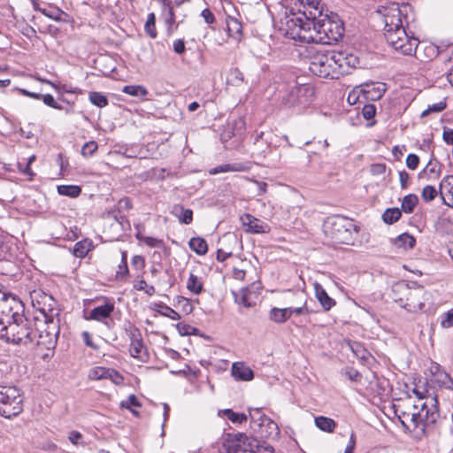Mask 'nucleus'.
<instances>
[{
	"label": "nucleus",
	"instance_id": "nucleus-1",
	"mask_svg": "<svg viewBox=\"0 0 453 453\" xmlns=\"http://www.w3.org/2000/svg\"><path fill=\"white\" fill-rule=\"evenodd\" d=\"M303 21L295 16L287 17L286 33L291 38L301 42L320 44H333L344 35V25L338 14L330 12Z\"/></svg>",
	"mask_w": 453,
	"mask_h": 453
},
{
	"label": "nucleus",
	"instance_id": "nucleus-2",
	"mask_svg": "<svg viewBox=\"0 0 453 453\" xmlns=\"http://www.w3.org/2000/svg\"><path fill=\"white\" fill-rule=\"evenodd\" d=\"M411 9L409 4L389 3L380 5L377 11L384 23V36L388 45L395 51L409 56L416 53L419 44L418 39L410 35L404 26V22L409 23L408 12Z\"/></svg>",
	"mask_w": 453,
	"mask_h": 453
},
{
	"label": "nucleus",
	"instance_id": "nucleus-3",
	"mask_svg": "<svg viewBox=\"0 0 453 453\" xmlns=\"http://www.w3.org/2000/svg\"><path fill=\"white\" fill-rule=\"evenodd\" d=\"M0 325L4 326L0 330V339L5 342L15 345L33 346L37 337V329L34 328L32 322L23 313L3 311L0 315Z\"/></svg>",
	"mask_w": 453,
	"mask_h": 453
},
{
	"label": "nucleus",
	"instance_id": "nucleus-4",
	"mask_svg": "<svg viewBox=\"0 0 453 453\" xmlns=\"http://www.w3.org/2000/svg\"><path fill=\"white\" fill-rule=\"evenodd\" d=\"M412 409L413 412L403 431L416 439H421L426 434V427L435 424L440 417L437 397H428L420 404L412 403Z\"/></svg>",
	"mask_w": 453,
	"mask_h": 453
},
{
	"label": "nucleus",
	"instance_id": "nucleus-5",
	"mask_svg": "<svg viewBox=\"0 0 453 453\" xmlns=\"http://www.w3.org/2000/svg\"><path fill=\"white\" fill-rule=\"evenodd\" d=\"M393 292L403 294V296L395 297L394 300L409 312L422 311L425 307V303L431 296L430 293L423 286L417 283H412V286H409L404 282L397 283L393 286Z\"/></svg>",
	"mask_w": 453,
	"mask_h": 453
},
{
	"label": "nucleus",
	"instance_id": "nucleus-6",
	"mask_svg": "<svg viewBox=\"0 0 453 453\" xmlns=\"http://www.w3.org/2000/svg\"><path fill=\"white\" fill-rule=\"evenodd\" d=\"M357 226L353 219L342 215L327 217L324 223V233L336 243L350 244Z\"/></svg>",
	"mask_w": 453,
	"mask_h": 453
},
{
	"label": "nucleus",
	"instance_id": "nucleus-7",
	"mask_svg": "<svg viewBox=\"0 0 453 453\" xmlns=\"http://www.w3.org/2000/svg\"><path fill=\"white\" fill-rule=\"evenodd\" d=\"M314 96V88L310 84H298L293 81L281 96V104L287 108H305Z\"/></svg>",
	"mask_w": 453,
	"mask_h": 453
},
{
	"label": "nucleus",
	"instance_id": "nucleus-8",
	"mask_svg": "<svg viewBox=\"0 0 453 453\" xmlns=\"http://www.w3.org/2000/svg\"><path fill=\"white\" fill-rule=\"evenodd\" d=\"M23 396L14 386L0 385V416L11 419L23 411Z\"/></svg>",
	"mask_w": 453,
	"mask_h": 453
},
{
	"label": "nucleus",
	"instance_id": "nucleus-9",
	"mask_svg": "<svg viewBox=\"0 0 453 453\" xmlns=\"http://www.w3.org/2000/svg\"><path fill=\"white\" fill-rule=\"evenodd\" d=\"M57 320L55 321L52 315L49 316L45 314V326L44 330H37V337L33 346H36L39 349H45L49 351H53L57 346L58 339L60 333L59 327V314L57 313Z\"/></svg>",
	"mask_w": 453,
	"mask_h": 453
},
{
	"label": "nucleus",
	"instance_id": "nucleus-10",
	"mask_svg": "<svg viewBox=\"0 0 453 453\" xmlns=\"http://www.w3.org/2000/svg\"><path fill=\"white\" fill-rule=\"evenodd\" d=\"M250 426L261 438H268L279 432L278 425L259 408H250Z\"/></svg>",
	"mask_w": 453,
	"mask_h": 453
},
{
	"label": "nucleus",
	"instance_id": "nucleus-11",
	"mask_svg": "<svg viewBox=\"0 0 453 453\" xmlns=\"http://www.w3.org/2000/svg\"><path fill=\"white\" fill-rule=\"evenodd\" d=\"M335 66L331 50L318 51L310 63L311 72L322 78L337 79Z\"/></svg>",
	"mask_w": 453,
	"mask_h": 453
},
{
	"label": "nucleus",
	"instance_id": "nucleus-12",
	"mask_svg": "<svg viewBox=\"0 0 453 453\" xmlns=\"http://www.w3.org/2000/svg\"><path fill=\"white\" fill-rule=\"evenodd\" d=\"M335 66L331 50L318 51L310 63L311 72L322 78L337 79Z\"/></svg>",
	"mask_w": 453,
	"mask_h": 453
},
{
	"label": "nucleus",
	"instance_id": "nucleus-13",
	"mask_svg": "<svg viewBox=\"0 0 453 453\" xmlns=\"http://www.w3.org/2000/svg\"><path fill=\"white\" fill-rule=\"evenodd\" d=\"M258 441L244 434L226 439L219 448V453H256Z\"/></svg>",
	"mask_w": 453,
	"mask_h": 453
},
{
	"label": "nucleus",
	"instance_id": "nucleus-14",
	"mask_svg": "<svg viewBox=\"0 0 453 453\" xmlns=\"http://www.w3.org/2000/svg\"><path fill=\"white\" fill-rule=\"evenodd\" d=\"M334 60L337 79L341 75L349 74L350 71L359 65L357 56L348 50H331Z\"/></svg>",
	"mask_w": 453,
	"mask_h": 453
},
{
	"label": "nucleus",
	"instance_id": "nucleus-15",
	"mask_svg": "<svg viewBox=\"0 0 453 453\" xmlns=\"http://www.w3.org/2000/svg\"><path fill=\"white\" fill-rule=\"evenodd\" d=\"M304 10L298 11L300 16H296L292 13L289 17L295 16L296 19L303 21H308L313 15L317 18L320 14H326L324 12V7L320 0H307L306 4L303 6Z\"/></svg>",
	"mask_w": 453,
	"mask_h": 453
},
{
	"label": "nucleus",
	"instance_id": "nucleus-16",
	"mask_svg": "<svg viewBox=\"0 0 453 453\" xmlns=\"http://www.w3.org/2000/svg\"><path fill=\"white\" fill-rule=\"evenodd\" d=\"M243 226H246L245 231L250 234H263L270 230L269 226L262 220L253 217L249 213H245L241 217Z\"/></svg>",
	"mask_w": 453,
	"mask_h": 453
},
{
	"label": "nucleus",
	"instance_id": "nucleus-17",
	"mask_svg": "<svg viewBox=\"0 0 453 453\" xmlns=\"http://www.w3.org/2000/svg\"><path fill=\"white\" fill-rule=\"evenodd\" d=\"M440 196L444 204L453 207V175H447L441 180Z\"/></svg>",
	"mask_w": 453,
	"mask_h": 453
},
{
	"label": "nucleus",
	"instance_id": "nucleus-18",
	"mask_svg": "<svg viewBox=\"0 0 453 453\" xmlns=\"http://www.w3.org/2000/svg\"><path fill=\"white\" fill-rule=\"evenodd\" d=\"M114 308H115V305L113 303L107 302L104 305H100V306L93 308L90 311L89 316L87 318V319H92V320L102 322L104 319L111 317V313L114 311Z\"/></svg>",
	"mask_w": 453,
	"mask_h": 453
},
{
	"label": "nucleus",
	"instance_id": "nucleus-19",
	"mask_svg": "<svg viewBox=\"0 0 453 453\" xmlns=\"http://www.w3.org/2000/svg\"><path fill=\"white\" fill-rule=\"evenodd\" d=\"M362 91L366 99L369 100H379L380 99L385 91H386V84L385 83H366L363 85Z\"/></svg>",
	"mask_w": 453,
	"mask_h": 453
},
{
	"label": "nucleus",
	"instance_id": "nucleus-20",
	"mask_svg": "<svg viewBox=\"0 0 453 453\" xmlns=\"http://www.w3.org/2000/svg\"><path fill=\"white\" fill-rule=\"evenodd\" d=\"M313 286L315 296L325 311H328L334 306H335V300L328 296V294L326 293V291L325 290L321 284H319V282H315Z\"/></svg>",
	"mask_w": 453,
	"mask_h": 453
},
{
	"label": "nucleus",
	"instance_id": "nucleus-21",
	"mask_svg": "<svg viewBox=\"0 0 453 453\" xmlns=\"http://www.w3.org/2000/svg\"><path fill=\"white\" fill-rule=\"evenodd\" d=\"M231 373L236 380L250 381L254 378V372L242 362L233 364Z\"/></svg>",
	"mask_w": 453,
	"mask_h": 453
},
{
	"label": "nucleus",
	"instance_id": "nucleus-22",
	"mask_svg": "<svg viewBox=\"0 0 453 453\" xmlns=\"http://www.w3.org/2000/svg\"><path fill=\"white\" fill-rule=\"evenodd\" d=\"M171 213L176 217L181 224L189 225L193 221V211L184 208L181 204H174L172 207Z\"/></svg>",
	"mask_w": 453,
	"mask_h": 453
},
{
	"label": "nucleus",
	"instance_id": "nucleus-23",
	"mask_svg": "<svg viewBox=\"0 0 453 453\" xmlns=\"http://www.w3.org/2000/svg\"><path fill=\"white\" fill-rule=\"evenodd\" d=\"M250 166L247 163H233L218 165L210 170L211 174H218L226 172H247Z\"/></svg>",
	"mask_w": 453,
	"mask_h": 453
},
{
	"label": "nucleus",
	"instance_id": "nucleus-24",
	"mask_svg": "<svg viewBox=\"0 0 453 453\" xmlns=\"http://www.w3.org/2000/svg\"><path fill=\"white\" fill-rule=\"evenodd\" d=\"M228 35L234 39H240L242 34V25L235 18L227 16L226 19Z\"/></svg>",
	"mask_w": 453,
	"mask_h": 453
},
{
	"label": "nucleus",
	"instance_id": "nucleus-25",
	"mask_svg": "<svg viewBox=\"0 0 453 453\" xmlns=\"http://www.w3.org/2000/svg\"><path fill=\"white\" fill-rule=\"evenodd\" d=\"M93 248V242L90 239L85 238L75 243L73 248V255L76 257L83 258Z\"/></svg>",
	"mask_w": 453,
	"mask_h": 453
},
{
	"label": "nucleus",
	"instance_id": "nucleus-26",
	"mask_svg": "<svg viewBox=\"0 0 453 453\" xmlns=\"http://www.w3.org/2000/svg\"><path fill=\"white\" fill-rule=\"evenodd\" d=\"M393 409L395 415L397 417L403 426V429H404L407 422L409 423L411 412H413L412 404L409 408H405L401 404H394Z\"/></svg>",
	"mask_w": 453,
	"mask_h": 453
},
{
	"label": "nucleus",
	"instance_id": "nucleus-27",
	"mask_svg": "<svg viewBox=\"0 0 453 453\" xmlns=\"http://www.w3.org/2000/svg\"><path fill=\"white\" fill-rule=\"evenodd\" d=\"M394 244L398 249H403L404 250L413 249L416 244V239L414 236L411 235L408 233H403L398 235L394 240Z\"/></svg>",
	"mask_w": 453,
	"mask_h": 453
},
{
	"label": "nucleus",
	"instance_id": "nucleus-28",
	"mask_svg": "<svg viewBox=\"0 0 453 453\" xmlns=\"http://www.w3.org/2000/svg\"><path fill=\"white\" fill-rule=\"evenodd\" d=\"M188 245L190 250L199 256L205 255L208 251L207 242L202 237H192Z\"/></svg>",
	"mask_w": 453,
	"mask_h": 453
},
{
	"label": "nucleus",
	"instance_id": "nucleus-29",
	"mask_svg": "<svg viewBox=\"0 0 453 453\" xmlns=\"http://www.w3.org/2000/svg\"><path fill=\"white\" fill-rule=\"evenodd\" d=\"M289 318V311L288 308L280 309L273 307L269 311V319L278 324L285 323Z\"/></svg>",
	"mask_w": 453,
	"mask_h": 453
},
{
	"label": "nucleus",
	"instance_id": "nucleus-30",
	"mask_svg": "<svg viewBox=\"0 0 453 453\" xmlns=\"http://www.w3.org/2000/svg\"><path fill=\"white\" fill-rule=\"evenodd\" d=\"M314 421L318 428L326 433L334 432V428L336 427L335 421L333 418L325 416L316 417Z\"/></svg>",
	"mask_w": 453,
	"mask_h": 453
},
{
	"label": "nucleus",
	"instance_id": "nucleus-31",
	"mask_svg": "<svg viewBox=\"0 0 453 453\" xmlns=\"http://www.w3.org/2000/svg\"><path fill=\"white\" fill-rule=\"evenodd\" d=\"M418 203V197L415 194H409L403 196L401 204V211L405 213H412Z\"/></svg>",
	"mask_w": 453,
	"mask_h": 453
},
{
	"label": "nucleus",
	"instance_id": "nucleus-32",
	"mask_svg": "<svg viewBox=\"0 0 453 453\" xmlns=\"http://www.w3.org/2000/svg\"><path fill=\"white\" fill-rule=\"evenodd\" d=\"M349 345L353 354L361 361L366 362L371 357L370 352L360 342H353Z\"/></svg>",
	"mask_w": 453,
	"mask_h": 453
},
{
	"label": "nucleus",
	"instance_id": "nucleus-33",
	"mask_svg": "<svg viewBox=\"0 0 453 453\" xmlns=\"http://www.w3.org/2000/svg\"><path fill=\"white\" fill-rule=\"evenodd\" d=\"M187 288L191 293L199 295L203 291V283L196 275L191 273L187 282Z\"/></svg>",
	"mask_w": 453,
	"mask_h": 453
},
{
	"label": "nucleus",
	"instance_id": "nucleus-34",
	"mask_svg": "<svg viewBox=\"0 0 453 453\" xmlns=\"http://www.w3.org/2000/svg\"><path fill=\"white\" fill-rule=\"evenodd\" d=\"M58 192L61 196L75 198L81 195V188L77 185H59L58 186Z\"/></svg>",
	"mask_w": 453,
	"mask_h": 453
},
{
	"label": "nucleus",
	"instance_id": "nucleus-35",
	"mask_svg": "<svg viewBox=\"0 0 453 453\" xmlns=\"http://www.w3.org/2000/svg\"><path fill=\"white\" fill-rule=\"evenodd\" d=\"M123 330L128 336L130 342L138 341L142 338L141 330L135 326L131 321L127 320L123 325Z\"/></svg>",
	"mask_w": 453,
	"mask_h": 453
},
{
	"label": "nucleus",
	"instance_id": "nucleus-36",
	"mask_svg": "<svg viewBox=\"0 0 453 453\" xmlns=\"http://www.w3.org/2000/svg\"><path fill=\"white\" fill-rule=\"evenodd\" d=\"M402 217V211L397 207L388 208L382 214V219L386 224H394Z\"/></svg>",
	"mask_w": 453,
	"mask_h": 453
},
{
	"label": "nucleus",
	"instance_id": "nucleus-37",
	"mask_svg": "<svg viewBox=\"0 0 453 453\" xmlns=\"http://www.w3.org/2000/svg\"><path fill=\"white\" fill-rule=\"evenodd\" d=\"M122 92L138 97H145L149 94L147 88L142 85H127L123 88Z\"/></svg>",
	"mask_w": 453,
	"mask_h": 453
},
{
	"label": "nucleus",
	"instance_id": "nucleus-38",
	"mask_svg": "<svg viewBox=\"0 0 453 453\" xmlns=\"http://www.w3.org/2000/svg\"><path fill=\"white\" fill-rule=\"evenodd\" d=\"M88 100L93 105L99 108L105 107L109 104L107 96L96 91L89 92Z\"/></svg>",
	"mask_w": 453,
	"mask_h": 453
},
{
	"label": "nucleus",
	"instance_id": "nucleus-39",
	"mask_svg": "<svg viewBox=\"0 0 453 453\" xmlns=\"http://www.w3.org/2000/svg\"><path fill=\"white\" fill-rule=\"evenodd\" d=\"M145 32L147 35L152 38L155 39L157 35V29H156V16L155 13L150 12L148 14L147 20L144 26Z\"/></svg>",
	"mask_w": 453,
	"mask_h": 453
},
{
	"label": "nucleus",
	"instance_id": "nucleus-40",
	"mask_svg": "<svg viewBox=\"0 0 453 453\" xmlns=\"http://www.w3.org/2000/svg\"><path fill=\"white\" fill-rule=\"evenodd\" d=\"M223 414L234 424H242L248 418V415L234 411L232 409H226Z\"/></svg>",
	"mask_w": 453,
	"mask_h": 453
},
{
	"label": "nucleus",
	"instance_id": "nucleus-41",
	"mask_svg": "<svg viewBox=\"0 0 453 453\" xmlns=\"http://www.w3.org/2000/svg\"><path fill=\"white\" fill-rule=\"evenodd\" d=\"M440 195V188L437 189L432 185H426L423 188L421 192V197L426 203H430Z\"/></svg>",
	"mask_w": 453,
	"mask_h": 453
},
{
	"label": "nucleus",
	"instance_id": "nucleus-42",
	"mask_svg": "<svg viewBox=\"0 0 453 453\" xmlns=\"http://www.w3.org/2000/svg\"><path fill=\"white\" fill-rule=\"evenodd\" d=\"M243 81L244 75L238 68H234L230 70L227 77V83L238 87L242 85Z\"/></svg>",
	"mask_w": 453,
	"mask_h": 453
},
{
	"label": "nucleus",
	"instance_id": "nucleus-43",
	"mask_svg": "<svg viewBox=\"0 0 453 453\" xmlns=\"http://www.w3.org/2000/svg\"><path fill=\"white\" fill-rule=\"evenodd\" d=\"M42 13L44 16H46L55 21H65L62 17L68 16L64 11H62L58 7H53L50 10L45 9V10L42 11Z\"/></svg>",
	"mask_w": 453,
	"mask_h": 453
},
{
	"label": "nucleus",
	"instance_id": "nucleus-44",
	"mask_svg": "<svg viewBox=\"0 0 453 453\" xmlns=\"http://www.w3.org/2000/svg\"><path fill=\"white\" fill-rule=\"evenodd\" d=\"M132 208H133V204H132L131 199L127 196L122 197L121 199L119 200V202L117 203V210H118L119 215H115V218L116 219L119 218V219H123L125 217L123 215H121L120 213L123 211H128Z\"/></svg>",
	"mask_w": 453,
	"mask_h": 453
},
{
	"label": "nucleus",
	"instance_id": "nucleus-45",
	"mask_svg": "<svg viewBox=\"0 0 453 453\" xmlns=\"http://www.w3.org/2000/svg\"><path fill=\"white\" fill-rule=\"evenodd\" d=\"M174 305L179 306L181 309L182 312H184L187 315L190 314L194 310V306L190 303V300L181 296L176 297V302Z\"/></svg>",
	"mask_w": 453,
	"mask_h": 453
},
{
	"label": "nucleus",
	"instance_id": "nucleus-46",
	"mask_svg": "<svg viewBox=\"0 0 453 453\" xmlns=\"http://www.w3.org/2000/svg\"><path fill=\"white\" fill-rule=\"evenodd\" d=\"M107 369L105 367L96 366L90 369L88 378L93 380L106 379Z\"/></svg>",
	"mask_w": 453,
	"mask_h": 453
},
{
	"label": "nucleus",
	"instance_id": "nucleus-47",
	"mask_svg": "<svg viewBox=\"0 0 453 453\" xmlns=\"http://www.w3.org/2000/svg\"><path fill=\"white\" fill-rule=\"evenodd\" d=\"M176 328L180 335H197L199 330L190 325L178 323Z\"/></svg>",
	"mask_w": 453,
	"mask_h": 453
},
{
	"label": "nucleus",
	"instance_id": "nucleus-48",
	"mask_svg": "<svg viewBox=\"0 0 453 453\" xmlns=\"http://www.w3.org/2000/svg\"><path fill=\"white\" fill-rule=\"evenodd\" d=\"M447 107V104L445 101H440L432 105H428L427 109L422 111L421 117L424 118L429 115L432 112H441Z\"/></svg>",
	"mask_w": 453,
	"mask_h": 453
},
{
	"label": "nucleus",
	"instance_id": "nucleus-49",
	"mask_svg": "<svg viewBox=\"0 0 453 453\" xmlns=\"http://www.w3.org/2000/svg\"><path fill=\"white\" fill-rule=\"evenodd\" d=\"M157 305L165 310V311H159V313L162 316L168 317L173 320H179L180 319V315L173 308H171L162 303H160Z\"/></svg>",
	"mask_w": 453,
	"mask_h": 453
},
{
	"label": "nucleus",
	"instance_id": "nucleus-50",
	"mask_svg": "<svg viewBox=\"0 0 453 453\" xmlns=\"http://www.w3.org/2000/svg\"><path fill=\"white\" fill-rule=\"evenodd\" d=\"M412 392L418 397L417 403L418 404H420L423 402H426V398L433 397L426 388L419 387L418 385L412 389Z\"/></svg>",
	"mask_w": 453,
	"mask_h": 453
},
{
	"label": "nucleus",
	"instance_id": "nucleus-51",
	"mask_svg": "<svg viewBox=\"0 0 453 453\" xmlns=\"http://www.w3.org/2000/svg\"><path fill=\"white\" fill-rule=\"evenodd\" d=\"M144 348L143 339H140L138 341H134L130 342V354L133 357H139L140 354Z\"/></svg>",
	"mask_w": 453,
	"mask_h": 453
},
{
	"label": "nucleus",
	"instance_id": "nucleus-52",
	"mask_svg": "<svg viewBox=\"0 0 453 453\" xmlns=\"http://www.w3.org/2000/svg\"><path fill=\"white\" fill-rule=\"evenodd\" d=\"M98 146L95 141L86 142L81 148V154L84 157H91L97 150Z\"/></svg>",
	"mask_w": 453,
	"mask_h": 453
},
{
	"label": "nucleus",
	"instance_id": "nucleus-53",
	"mask_svg": "<svg viewBox=\"0 0 453 453\" xmlns=\"http://www.w3.org/2000/svg\"><path fill=\"white\" fill-rule=\"evenodd\" d=\"M250 294V289L249 288H245L242 289V296L241 299L237 300L236 294H234L235 296V302H238L239 303L242 304L243 306L247 308H250L253 306V303L249 301V296Z\"/></svg>",
	"mask_w": 453,
	"mask_h": 453
},
{
	"label": "nucleus",
	"instance_id": "nucleus-54",
	"mask_svg": "<svg viewBox=\"0 0 453 453\" xmlns=\"http://www.w3.org/2000/svg\"><path fill=\"white\" fill-rule=\"evenodd\" d=\"M141 407L142 403L139 402L134 395H130L126 401L120 403V407L131 410V407Z\"/></svg>",
	"mask_w": 453,
	"mask_h": 453
},
{
	"label": "nucleus",
	"instance_id": "nucleus-55",
	"mask_svg": "<svg viewBox=\"0 0 453 453\" xmlns=\"http://www.w3.org/2000/svg\"><path fill=\"white\" fill-rule=\"evenodd\" d=\"M106 379H110L115 385H119L123 382L122 375L116 370L108 368Z\"/></svg>",
	"mask_w": 453,
	"mask_h": 453
},
{
	"label": "nucleus",
	"instance_id": "nucleus-56",
	"mask_svg": "<svg viewBox=\"0 0 453 453\" xmlns=\"http://www.w3.org/2000/svg\"><path fill=\"white\" fill-rule=\"evenodd\" d=\"M441 326L443 328L453 326V309L448 311L441 316Z\"/></svg>",
	"mask_w": 453,
	"mask_h": 453
},
{
	"label": "nucleus",
	"instance_id": "nucleus-57",
	"mask_svg": "<svg viewBox=\"0 0 453 453\" xmlns=\"http://www.w3.org/2000/svg\"><path fill=\"white\" fill-rule=\"evenodd\" d=\"M375 114H376V107L374 104H365L362 109V115L367 120L372 119L375 116Z\"/></svg>",
	"mask_w": 453,
	"mask_h": 453
},
{
	"label": "nucleus",
	"instance_id": "nucleus-58",
	"mask_svg": "<svg viewBox=\"0 0 453 453\" xmlns=\"http://www.w3.org/2000/svg\"><path fill=\"white\" fill-rule=\"evenodd\" d=\"M419 164V157L418 155L411 153L406 157V165L411 170H416Z\"/></svg>",
	"mask_w": 453,
	"mask_h": 453
},
{
	"label": "nucleus",
	"instance_id": "nucleus-59",
	"mask_svg": "<svg viewBox=\"0 0 453 453\" xmlns=\"http://www.w3.org/2000/svg\"><path fill=\"white\" fill-rule=\"evenodd\" d=\"M43 103L53 109L61 110L62 106L56 102L54 97L50 94L42 95Z\"/></svg>",
	"mask_w": 453,
	"mask_h": 453
},
{
	"label": "nucleus",
	"instance_id": "nucleus-60",
	"mask_svg": "<svg viewBox=\"0 0 453 453\" xmlns=\"http://www.w3.org/2000/svg\"><path fill=\"white\" fill-rule=\"evenodd\" d=\"M288 310L289 311L290 317L292 314L303 315V314H310L311 312V311L309 310L306 302L301 307H297V308L288 307Z\"/></svg>",
	"mask_w": 453,
	"mask_h": 453
},
{
	"label": "nucleus",
	"instance_id": "nucleus-61",
	"mask_svg": "<svg viewBox=\"0 0 453 453\" xmlns=\"http://www.w3.org/2000/svg\"><path fill=\"white\" fill-rule=\"evenodd\" d=\"M143 242L151 248H161L165 246L163 240L150 236H147Z\"/></svg>",
	"mask_w": 453,
	"mask_h": 453
},
{
	"label": "nucleus",
	"instance_id": "nucleus-62",
	"mask_svg": "<svg viewBox=\"0 0 453 453\" xmlns=\"http://www.w3.org/2000/svg\"><path fill=\"white\" fill-rule=\"evenodd\" d=\"M131 265L136 269L141 270L145 266V259L142 256L135 255L132 257Z\"/></svg>",
	"mask_w": 453,
	"mask_h": 453
},
{
	"label": "nucleus",
	"instance_id": "nucleus-63",
	"mask_svg": "<svg viewBox=\"0 0 453 453\" xmlns=\"http://www.w3.org/2000/svg\"><path fill=\"white\" fill-rule=\"evenodd\" d=\"M164 12H166V17L165 19V24L166 25H173L175 23V15H174L172 4L165 7Z\"/></svg>",
	"mask_w": 453,
	"mask_h": 453
},
{
	"label": "nucleus",
	"instance_id": "nucleus-64",
	"mask_svg": "<svg viewBox=\"0 0 453 453\" xmlns=\"http://www.w3.org/2000/svg\"><path fill=\"white\" fill-rule=\"evenodd\" d=\"M173 51L178 54L181 55L186 51V46L185 42L183 39H178L173 42Z\"/></svg>",
	"mask_w": 453,
	"mask_h": 453
}]
</instances>
